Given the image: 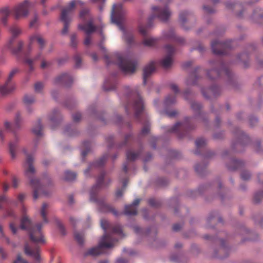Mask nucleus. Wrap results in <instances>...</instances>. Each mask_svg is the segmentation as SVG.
Returning a JSON list of instances; mask_svg holds the SVG:
<instances>
[{"instance_id": "1", "label": "nucleus", "mask_w": 263, "mask_h": 263, "mask_svg": "<svg viewBox=\"0 0 263 263\" xmlns=\"http://www.w3.org/2000/svg\"><path fill=\"white\" fill-rule=\"evenodd\" d=\"M22 211L23 215L21 220V228L28 231L30 241L35 244V246L32 248L28 243H26L24 246V252L27 255L33 257L35 261L40 262L41 256L39 245L46 243L44 236L42 232L43 224L42 223H39L33 225L26 214V209L24 206L22 207Z\"/></svg>"}, {"instance_id": "2", "label": "nucleus", "mask_w": 263, "mask_h": 263, "mask_svg": "<svg viewBox=\"0 0 263 263\" xmlns=\"http://www.w3.org/2000/svg\"><path fill=\"white\" fill-rule=\"evenodd\" d=\"M101 226L105 233L102 237V238L97 247L89 249L84 253L85 256H96L103 253V248H110L114 246V243L118 241L112 238L113 234H117L120 236H124L122 229L119 224L112 225L108 221L105 219L101 220Z\"/></svg>"}, {"instance_id": "3", "label": "nucleus", "mask_w": 263, "mask_h": 263, "mask_svg": "<svg viewBox=\"0 0 263 263\" xmlns=\"http://www.w3.org/2000/svg\"><path fill=\"white\" fill-rule=\"evenodd\" d=\"M125 89L127 93V103L125 106L126 112L130 114L132 110L135 111V118L144 124L140 134L144 136L149 132L150 124L147 118L143 121L141 119L144 109L143 101L137 90H131L128 86L125 87Z\"/></svg>"}, {"instance_id": "4", "label": "nucleus", "mask_w": 263, "mask_h": 263, "mask_svg": "<svg viewBox=\"0 0 263 263\" xmlns=\"http://www.w3.org/2000/svg\"><path fill=\"white\" fill-rule=\"evenodd\" d=\"M152 14L148 18L147 24L146 26L140 25L139 27L140 33L144 37L142 41V44L144 46L148 47H153L155 46L159 40L158 38L146 37L148 30L152 26V22L153 20L155 18L157 17L161 21L165 22L167 21L171 15V12L167 7L162 8L154 6L152 7Z\"/></svg>"}, {"instance_id": "5", "label": "nucleus", "mask_w": 263, "mask_h": 263, "mask_svg": "<svg viewBox=\"0 0 263 263\" xmlns=\"http://www.w3.org/2000/svg\"><path fill=\"white\" fill-rule=\"evenodd\" d=\"M105 173L102 172L97 179L96 184L93 185L90 192V200L96 202L99 206L100 211L102 212H111L115 215H118V212L112 206L107 204L103 199L98 198L97 194L99 190L105 186L104 178Z\"/></svg>"}, {"instance_id": "6", "label": "nucleus", "mask_w": 263, "mask_h": 263, "mask_svg": "<svg viewBox=\"0 0 263 263\" xmlns=\"http://www.w3.org/2000/svg\"><path fill=\"white\" fill-rule=\"evenodd\" d=\"M125 14L126 11L124 9L122 4L118 3L113 5L111 14V21L119 26L123 31L124 40L128 44L130 45L134 41L133 35L132 32H127L122 26Z\"/></svg>"}, {"instance_id": "7", "label": "nucleus", "mask_w": 263, "mask_h": 263, "mask_svg": "<svg viewBox=\"0 0 263 263\" xmlns=\"http://www.w3.org/2000/svg\"><path fill=\"white\" fill-rule=\"evenodd\" d=\"M80 17L84 22V24H80L78 25V28L87 34L84 43L85 45L88 46L91 43L90 34L97 30V27L93 25V20L89 10L84 9L81 10L80 13Z\"/></svg>"}, {"instance_id": "8", "label": "nucleus", "mask_w": 263, "mask_h": 263, "mask_svg": "<svg viewBox=\"0 0 263 263\" xmlns=\"http://www.w3.org/2000/svg\"><path fill=\"white\" fill-rule=\"evenodd\" d=\"M210 63L212 67H218V68H214L208 71L207 74L210 79L214 80L224 74L230 82L233 80V74L230 71L228 66L220 60L218 59L214 61H211Z\"/></svg>"}, {"instance_id": "9", "label": "nucleus", "mask_w": 263, "mask_h": 263, "mask_svg": "<svg viewBox=\"0 0 263 263\" xmlns=\"http://www.w3.org/2000/svg\"><path fill=\"white\" fill-rule=\"evenodd\" d=\"M84 3L80 0H74L70 2L69 5L64 8L61 12L60 19L64 23V27L62 33L65 34L68 32V27L71 21L70 15L72 13L76 6H83Z\"/></svg>"}, {"instance_id": "10", "label": "nucleus", "mask_w": 263, "mask_h": 263, "mask_svg": "<svg viewBox=\"0 0 263 263\" xmlns=\"http://www.w3.org/2000/svg\"><path fill=\"white\" fill-rule=\"evenodd\" d=\"M117 62L119 67L125 73H133L135 71L137 64L136 61L117 54Z\"/></svg>"}, {"instance_id": "11", "label": "nucleus", "mask_w": 263, "mask_h": 263, "mask_svg": "<svg viewBox=\"0 0 263 263\" xmlns=\"http://www.w3.org/2000/svg\"><path fill=\"white\" fill-rule=\"evenodd\" d=\"M191 119L190 118H185L183 122L177 123L172 128L168 129V132L176 133L179 138H183L189 130L193 128L191 125Z\"/></svg>"}, {"instance_id": "12", "label": "nucleus", "mask_w": 263, "mask_h": 263, "mask_svg": "<svg viewBox=\"0 0 263 263\" xmlns=\"http://www.w3.org/2000/svg\"><path fill=\"white\" fill-rule=\"evenodd\" d=\"M9 31L11 34V37L8 42V47L10 48L14 54L18 53L22 50L23 46V43L20 41L18 43L17 46L16 48H13L12 45L16 37H17L21 33V29L16 26L14 25L10 27Z\"/></svg>"}, {"instance_id": "13", "label": "nucleus", "mask_w": 263, "mask_h": 263, "mask_svg": "<svg viewBox=\"0 0 263 263\" xmlns=\"http://www.w3.org/2000/svg\"><path fill=\"white\" fill-rule=\"evenodd\" d=\"M18 71V69L14 68L10 71L5 83L3 85L0 86L1 96H4L8 95L15 89L14 85L11 84L10 82Z\"/></svg>"}, {"instance_id": "14", "label": "nucleus", "mask_w": 263, "mask_h": 263, "mask_svg": "<svg viewBox=\"0 0 263 263\" xmlns=\"http://www.w3.org/2000/svg\"><path fill=\"white\" fill-rule=\"evenodd\" d=\"M231 41H228L225 42L217 41H213L211 43L213 52L217 55L226 54L227 50L231 48Z\"/></svg>"}, {"instance_id": "15", "label": "nucleus", "mask_w": 263, "mask_h": 263, "mask_svg": "<svg viewBox=\"0 0 263 263\" xmlns=\"http://www.w3.org/2000/svg\"><path fill=\"white\" fill-rule=\"evenodd\" d=\"M31 6V3L28 0H25L16 6L13 9V13L16 19L25 17L27 15L28 9Z\"/></svg>"}, {"instance_id": "16", "label": "nucleus", "mask_w": 263, "mask_h": 263, "mask_svg": "<svg viewBox=\"0 0 263 263\" xmlns=\"http://www.w3.org/2000/svg\"><path fill=\"white\" fill-rule=\"evenodd\" d=\"M165 49L167 55L160 61V64L164 69H167L170 68L172 65V55L174 52L175 49L173 46L170 45H167L165 46Z\"/></svg>"}, {"instance_id": "17", "label": "nucleus", "mask_w": 263, "mask_h": 263, "mask_svg": "<svg viewBox=\"0 0 263 263\" xmlns=\"http://www.w3.org/2000/svg\"><path fill=\"white\" fill-rule=\"evenodd\" d=\"M73 82L72 78L68 73H63L57 77L54 83L55 84H61L65 86H69Z\"/></svg>"}, {"instance_id": "18", "label": "nucleus", "mask_w": 263, "mask_h": 263, "mask_svg": "<svg viewBox=\"0 0 263 263\" xmlns=\"http://www.w3.org/2000/svg\"><path fill=\"white\" fill-rule=\"evenodd\" d=\"M140 201V199H136L132 204L126 205L125 207L124 214L128 216L136 215L137 212L136 206L139 204Z\"/></svg>"}, {"instance_id": "19", "label": "nucleus", "mask_w": 263, "mask_h": 263, "mask_svg": "<svg viewBox=\"0 0 263 263\" xmlns=\"http://www.w3.org/2000/svg\"><path fill=\"white\" fill-rule=\"evenodd\" d=\"M166 39L170 40L178 44H182L184 43V39L182 37L177 36L173 30H170L164 34Z\"/></svg>"}, {"instance_id": "20", "label": "nucleus", "mask_w": 263, "mask_h": 263, "mask_svg": "<svg viewBox=\"0 0 263 263\" xmlns=\"http://www.w3.org/2000/svg\"><path fill=\"white\" fill-rule=\"evenodd\" d=\"M30 184L33 188V199L36 200L39 197V193H40L42 189V186L39 180L36 179H32L30 180Z\"/></svg>"}, {"instance_id": "21", "label": "nucleus", "mask_w": 263, "mask_h": 263, "mask_svg": "<svg viewBox=\"0 0 263 263\" xmlns=\"http://www.w3.org/2000/svg\"><path fill=\"white\" fill-rule=\"evenodd\" d=\"M155 70V65L154 62H151L144 67L143 74V83L144 85L146 84L147 78L150 76Z\"/></svg>"}, {"instance_id": "22", "label": "nucleus", "mask_w": 263, "mask_h": 263, "mask_svg": "<svg viewBox=\"0 0 263 263\" xmlns=\"http://www.w3.org/2000/svg\"><path fill=\"white\" fill-rule=\"evenodd\" d=\"M220 91V88L217 86H213L208 89L209 94H208L204 89H202V93L206 98H210L211 96L215 97L219 94Z\"/></svg>"}, {"instance_id": "23", "label": "nucleus", "mask_w": 263, "mask_h": 263, "mask_svg": "<svg viewBox=\"0 0 263 263\" xmlns=\"http://www.w3.org/2000/svg\"><path fill=\"white\" fill-rule=\"evenodd\" d=\"M33 159L31 155H27L26 163L28 165L27 168H25V174L28 176L29 174H33L35 169L32 165Z\"/></svg>"}, {"instance_id": "24", "label": "nucleus", "mask_w": 263, "mask_h": 263, "mask_svg": "<svg viewBox=\"0 0 263 263\" xmlns=\"http://www.w3.org/2000/svg\"><path fill=\"white\" fill-rule=\"evenodd\" d=\"M41 53H39L33 59L29 58L27 55L25 56L24 59V62L29 66V70L30 72L34 70L33 66V63L34 61L40 60L41 58Z\"/></svg>"}, {"instance_id": "25", "label": "nucleus", "mask_w": 263, "mask_h": 263, "mask_svg": "<svg viewBox=\"0 0 263 263\" xmlns=\"http://www.w3.org/2000/svg\"><path fill=\"white\" fill-rule=\"evenodd\" d=\"M243 165V163L242 161L232 159L230 161V164H228L227 167L230 171H235L240 168Z\"/></svg>"}, {"instance_id": "26", "label": "nucleus", "mask_w": 263, "mask_h": 263, "mask_svg": "<svg viewBox=\"0 0 263 263\" xmlns=\"http://www.w3.org/2000/svg\"><path fill=\"white\" fill-rule=\"evenodd\" d=\"M252 18L256 22L262 23L263 21V12L260 9H256L252 14Z\"/></svg>"}, {"instance_id": "27", "label": "nucleus", "mask_w": 263, "mask_h": 263, "mask_svg": "<svg viewBox=\"0 0 263 263\" xmlns=\"http://www.w3.org/2000/svg\"><path fill=\"white\" fill-rule=\"evenodd\" d=\"M30 44L33 43L34 42H37L40 46V48L41 50H42L45 44V41L43 40V39L38 34H34L32 35L30 38Z\"/></svg>"}, {"instance_id": "28", "label": "nucleus", "mask_w": 263, "mask_h": 263, "mask_svg": "<svg viewBox=\"0 0 263 263\" xmlns=\"http://www.w3.org/2000/svg\"><path fill=\"white\" fill-rule=\"evenodd\" d=\"M234 135L235 136L238 137L239 142L240 143H242V141L243 140L246 142L249 141V137L240 129H237Z\"/></svg>"}, {"instance_id": "29", "label": "nucleus", "mask_w": 263, "mask_h": 263, "mask_svg": "<svg viewBox=\"0 0 263 263\" xmlns=\"http://www.w3.org/2000/svg\"><path fill=\"white\" fill-rule=\"evenodd\" d=\"M116 87V82L115 80L110 81V80H105L104 85L103 89L106 91L112 90L115 89Z\"/></svg>"}, {"instance_id": "30", "label": "nucleus", "mask_w": 263, "mask_h": 263, "mask_svg": "<svg viewBox=\"0 0 263 263\" xmlns=\"http://www.w3.org/2000/svg\"><path fill=\"white\" fill-rule=\"evenodd\" d=\"M0 13L2 14V22L4 25H6L7 18L10 14V11L8 8H3L0 9Z\"/></svg>"}, {"instance_id": "31", "label": "nucleus", "mask_w": 263, "mask_h": 263, "mask_svg": "<svg viewBox=\"0 0 263 263\" xmlns=\"http://www.w3.org/2000/svg\"><path fill=\"white\" fill-rule=\"evenodd\" d=\"M42 126L41 124V121L40 120L37 121L32 128V132L34 135L37 136H41L42 135Z\"/></svg>"}, {"instance_id": "32", "label": "nucleus", "mask_w": 263, "mask_h": 263, "mask_svg": "<svg viewBox=\"0 0 263 263\" xmlns=\"http://www.w3.org/2000/svg\"><path fill=\"white\" fill-rule=\"evenodd\" d=\"M198 71V69H196L194 73L190 75L189 78L186 80V84L188 85H194L197 83L198 77L196 76V73Z\"/></svg>"}, {"instance_id": "33", "label": "nucleus", "mask_w": 263, "mask_h": 263, "mask_svg": "<svg viewBox=\"0 0 263 263\" xmlns=\"http://www.w3.org/2000/svg\"><path fill=\"white\" fill-rule=\"evenodd\" d=\"M48 206L49 205L47 203H43L40 212L41 216L42 217L44 221L46 223L48 222V218L47 217V213Z\"/></svg>"}, {"instance_id": "34", "label": "nucleus", "mask_w": 263, "mask_h": 263, "mask_svg": "<svg viewBox=\"0 0 263 263\" xmlns=\"http://www.w3.org/2000/svg\"><path fill=\"white\" fill-rule=\"evenodd\" d=\"M17 139L16 138L14 142H11L9 144V151L12 159H14L16 157L15 152L17 147Z\"/></svg>"}, {"instance_id": "35", "label": "nucleus", "mask_w": 263, "mask_h": 263, "mask_svg": "<svg viewBox=\"0 0 263 263\" xmlns=\"http://www.w3.org/2000/svg\"><path fill=\"white\" fill-rule=\"evenodd\" d=\"M190 15V13L186 11L181 12L179 14V21L181 23L182 27H183L184 29H187V28H185L183 25L186 22V19L189 18Z\"/></svg>"}, {"instance_id": "36", "label": "nucleus", "mask_w": 263, "mask_h": 263, "mask_svg": "<svg viewBox=\"0 0 263 263\" xmlns=\"http://www.w3.org/2000/svg\"><path fill=\"white\" fill-rule=\"evenodd\" d=\"M238 59L243 63L244 67H248L249 65V55L248 53H243L239 55Z\"/></svg>"}, {"instance_id": "37", "label": "nucleus", "mask_w": 263, "mask_h": 263, "mask_svg": "<svg viewBox=\"0 0 263 263\" xmlns=\"http://www.w3.org/2000/svg\"><path fill=\"white\" fill-rule=\"evenodd\" d=\"M77 177V174L74 173L69 171H66L65 172V176L64 180L68 181H71L74 180Z\"/></svg>"}, {"instance_id": "38", "label": "nucleus", "mask_w": 263, "mask_h": 263, "mask_svg": "<svg viewBox=\"0 0 263 263\" xmlns=\"http://www.w3.org/2000/svg\"><path fill=\"white\" fill-rule=\"evenodd\" d=\"M139 155V153H135L130 151H128L126 152L127 160L129 161H134L137 159Z\"/></svg>"}, {"instance_id": "39", "label": "nucleus", "mask_w": 263, "mask_h": 263, "mask_svg": "<svg viewBox=\"0 0 263 263\" xmlns=\"http://www.w3.org/2000/svg\"><path fill=\"white\" fill-rule=\"evenodd\" d=\"M176 103V97L175 95H170L167 96L164 101L166 106L171 105Z\"/></svg>"}, {"instance_id": "40", "label": "nucleus", "mask_w": 263, "mask_h": 263, "mask_svg": "<svg viewBox=\"0 0 263 263\" xmlns=\"http://www.w3.org/2000/svg\"><path fill=\"white\" fill-rule=\"evenodd\" d=\"M83 145L85 148L82 151L81 153L83 159L90 150V143L88 141H84L83 143Z\"/></svg>"}, {"instance_id": "41", "label": "nucleus", "mask_w": 263, "mask_h": 263, "mask_svg": "<svg viewBox=\"0 0 263 263\" xmlns=\"http://www.w3.org/2000/svg\"><path fill=\"white\" fill-rule=\"evenodd\" d=\"M128 180L127 179H125L123 181V188L117 190V191L116 192V196L117 197H120L123 195L124 191L125 190V189L127 186V184L128 183Z\"/></svg>"}, {"instance_id": "42", "label": "nucleus", "mask_w": 263, "mask_h": 263, "mask_svg": "<svg viewBox=\"0 0 263 263\" xmlns=\"http://www.w3.org/2000/svg\"><path fill=\"white\" fill-rule=\"evenodd\" d=\"M107 158V155H104L99 160L96 161L93 165L95 167H101L102 166L106 161Z\"/></svg>"}, {"instance_id": "43", "label": "nucleus", "mask_w": 263, "mask_h": 263, "mask_svg": "<svg viewBox=\"0 0 263 263\" xmlns=\"http://www.w3.org/2000/svg\"><path fill=\"white\" fill-rule=\"evenodd\" d=\"M191 107L195 112H197L200 115H201V112L200 109L201 108V105L199 103L196 102H192Z\"/></svg>"}, {"instance_id": "44", "label": "nucleus", "mask_w": 263, "mask_h": 263, "mask_svg": "<svg viewBox=\"0 0 263 263\" xmlns=\"http://www.w3.org/2000/svg\"><path fill=\"white\" fill-rule=\"evenodd\" d=\"M195 143L197 149H198L204 146L206 143V141L202 138H200L196 140Z\"/></svg>"}, {"instance_id": "45", "label": "nucleus", "mask_w": 263, "mask_h": 263, "mask_svg": "<svg viewBox=\"0 0 263 263\" xmlns=\"http://www.w3.org/2000/svg\"><path fill=\"white\" fill-rule=\"evenodd\" d=\"M74 238L78 243L81 245H82L84 243V236L82 234L80 233H74Z\"/></svg>"}, {"instance_id": "46", "label": "nucleus", "mask_w": 263, "mask_h": 263, "mask_svg": "<svg viewBox=\"0 0 263 263\" xmlns=\"http://www.w3.org/2000/svg\"><path fill=\"white\" fill-rule=\"evenodd\" d=\"M34 102V98L31 95H26L24 98V102L26 105H29Z\"/></svg>"}, {"instance_id": "47", "label": "nucleus", "mask_w": 263, "mask_h": 263, "mask_svg": "<svg viewBox=\"0 0 263 263\" xmlns=\"http://www.w3.org/2000/svg\"><path fill=\"white\" fill-rule=\"evenodd\" d=\"M263 198V192H257L255 194L253 201L255 203H259Z\"/></svg>"}, {"instance_id": "48", "label": "nucleus", "mask_w": 263, "mask_h": 263, "mask_svg": "<svg viewBox=\"0 0 263 263\" xmlns=\"http://www.w3.org/2000/svg\"><path fill=\"white\" fill-rule=\"evenodd\" d=\"M21 119L20 114H17L16 115L14 123L13 125V128H18L20 126V123H21Z\"/></svg>"}, {"instance_id": "49", "label": "nucleus", "mask_w": 263, "mask_h": 263, "mask_svg": "<svg viewBox=\"0 0 263 263\" xmlns=\"http://www.w3.org/2000/svg\"><path fill=\"white\" fill-rule=\"evenodd\" d=\"M148 204L153 207H158L160 205V202L154 198H151L148 201Z\"/></svg>"}, {"instance_id": "50", "label": "nucleus", "mask_w": 263, "mask_h": 263, "mask_svg": "<svg viewBox=\"0 0 263 263\" xmlns=\"http://www.w3.org/2000/svg\"><path fill=\"white\" fill-rule=\"evenodd\" d=\"M52 116L50 117V121L52 122H57L59 117V112L57 110H54L52 112Z\"/></svg>"}, {"instance_id": "51", "label": "nucleus", "mask_w": 263, "mask_h": 263, "mask_svg": "<svg viewBox=\"0 0 263 263\" xmlns=\"http://www.w3.org/2000/svg\"><path fill=\"white\" fill-rule=\"evenodd\" d=\"M44 87V85L41 82H37L34 85V89L36 92H40Z\"/></svg>"}, {"instance_id": "52", "label": "nucleus", "mask_w": 263, "mask_h": 263, "mask_svg": "<svg viewBox=\"0 0 263 263\" xmlns=\"http://www.w3.org/2000/svg\"><path fill=\"white\" fill-rule=\"evenodd\" d=\"M251 175L247 171H243L241 174V178L243 180H248L250 178Z\"/></svg>"}, {"instance_id": "53", "label": "nucleus", "mask_w": 263, "mask_h": 263, "mask_svg": "<svg viewBox=\"0 0 263 263\" xmlns=\"http://www.w3.org/2000/svg\"><path fill=\"white\" fill-rule=\"evenodd\" d=\"M70 43L71 45L73 47H76L77 45V42L76 40V35L75 34H73L70 36Z\"/></svg>"}, {"instance_id": "54", "label": "nucleus", "mask_w": 263, "mask_h": 263, "mask_svg": "<svg viewBox=\"0 0 263 263\" xmlns=\"http://www.w3.org/2000/svg\"><path fill=\"white\" fill-rule=\"evenodd\" d=\"M74 59L76 63V66L77 67H80L81 63V58L79 54H76L74 57Z\"/></svg>"}, {"instance_id": "55", "label": "nucleus", "mask_w": 263, "mask_h": 263, "mask_svg": "<svg viewBox=\"0 0 263 263\" xmlns=\"http://www.w3.org/2000/svg\"><path fill=\"white\" fill-rule=\"evenodd\" d=\"M81 114L79 112H76L72 115L73 121L77 122H79L81 119Z\"/></svg>"}, {"instance_id": "56", "label": "nucleus", "mask_w": 263, "mask_h": 263, "mask_svg": "<svg viewBox=\"0 0 263 263\" xmlns=\"http://www.w3.org/2000/svg\"><path fill=\"white\" fill-rule=\"evenodd\" d=\"M65 133L68 136H73V129L71 128V126H67L65 128Z\"/></svg>"}, {"instance_id": "57", "label": "nucleus", "mask_w": 263, "mask_h": 263, "mask_svg": "<svg viewBox=\"0 0 263 263\" xmlns=\"http://www.w3.org/2000/svg\"><path fill=\"white\" fill-rule=\"evenodd\" d=\"M14 263H28L26 260L23 259L20 254L17 255L16 259Z\"/></svg>"}, {"instance_id": "58", "label": "nucleus", "mask_w": 263, "mask_h": 263, "mask_svg": "<svg viewBox=\"0 0 263 263\" xmlns=\"http://www.w3.org/2000/svg\"><path fill=\"white\" fill-rule=\"evenodd\" d=\"M170 88L172 91L174 92L175 94H177L179 92V89L178 86L175 84H170Z\"/></svg>"}, {"instance_id": "59", "label": "nucleus", "mask_w": 263, "mask_h": 263, "mask_svg": "<svg viewBox=\"0 0 263 263\" xmlns=\"http://www.w3.org/2000/svg\"><path fill=\"white\" fill-rule=\"evenodd\" d=\"M204 168V167H202L199 164H197L195 166V171L198 174H201L203 172Z\"/></svg>"}, {"instance_id": "60", "label": "nucleus", "mask_w": 263, "mask_h": 263, "mask_svg": "<svg viewBox=\"0 0 263 263\" xmlns=\"http://www.w3.org/2000/svg\"><path fill=\"white\" fill-rule=\"evenodd\" d=\"M7 200L5 196H0V209H2L3 207L4 203Z\"/></svg>"}, {"instance_id": "61", "label": "nucleus", "mask_w": 263, "mask_h": 263, "mask_svg": "<svg viewBox=\"0 0 263 263\" xmlns=\"http://www.w3.org/2000/svg\"><path fill=\"white\" fill-rule=\"evenodd\" d=\"M37 19H38L37 16L36 15H35L33 19L32 20H31L30 22L29 25H30V27H33L35 26V25L37 22Z\"/></svg>"}, {"instance_id": "62", "label": "nucleus", "mask_w": 263, "mask_h": 263, "mask_svg": "<svg viewBox=\"0 0 263 263\" xmlns=\"http://www.w3.org/2000/svg\"><path fill=\"white\" fill-rule=\"evenodd\" d=\"M203 9L206 13H211L214 12V9L212 8L206 6H203Z\"/></svg>"}, {"instance_id": "63", "label": "nucleus", "mask_w": 263, "mask_h": 263, "mask_svg": "<svg viewBox=\"0 0 263 263\" xmlns=\"http://www.w3.org/2000/svg\"><path fill=\"white\" fill-rule=\"evenodd\" d=\"M133 229L135 232L137 234H142L143 233V230L137 226L134 227Z\"/></svg>"}, {"instance_id": "64", "label": "nucleus", "mask_w": 263, "mask_h": 263, "mask_svg": "<svg viewBox=\"0 0 263 263\" xmlns=\"http://www.w3.org/2000/svg\"><path fill=\"white\" fill-rule=\"evenodd\" d=\"M177 114V112L176 110H173L171 111H167L166 115L169 117H175Z\"/></svg>"}]
</instances>
